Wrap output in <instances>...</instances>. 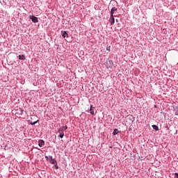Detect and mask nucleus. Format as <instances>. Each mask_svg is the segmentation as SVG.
Here are the masks:
<instances>
[{
    "label": "nucleus",
    "instance_id": "7ed1b4c3",
    "mask_svg": "<svg viewBox=\"0 0 178 178\" xmlns=\"http://www.w3.org/2000/svg\"><path fill=\"white\" fill-rule=\"evenodd\" d=\"M61 34L63 38H67V37H69V34H67V32H66V31H62Z\"/></svg>",
    "mask_w": 178,
    "mask_h": 178
},
{
    "label": "nucleus",
    "instance_id": "2eb2a0df",
    "mask_svg": "<svg viewBox=\"0 0 178 178\" xmlns=\"http://www.w3.org/2000/svg\"><path fill=\"white\" fill-rule=\"evenodd\" d=\"M106 50L110 51H111V47H106Z\"/></svg>",
    "mask_w": 178,
    "mask_h": 178
},
{
    "label": "nucleus",
    "instance_id": "20e7f679",
    "mask_svg": "<svg viewBox=\"0 0 178 178\" xmlns=\"http://www.w3.org/2000/svg\"><path fill=\"white\" fill-rule=\"evenodd\" d=\"M115 12H118V8L116 7H113L111 10V15L113 16Z\"/></svg>",
    "mask_w": 178,
    "mask_h": 178
},
{
    "label": "nucleus",
    "instance_id": "f8f14e48",
    "mask_svg": "<svg viewBox=\"0 0 178 178\" xmlns=\"http://www.w3.org/2000/svg\"><path fill=\"white\" fill-rule=\"evenodd\" d=\"M63 129H64V130H67V126H65V127H62V128L60 129V130H63Z\"/></svg>",
    "mask_w": 178,
    "mask_h": 178
},
{
    "label": "nucleus",
    "instance_id": "dca6fc26",
    "mask_svg": "<svg viewBox=\"0 0 178 178\" xmlns=\"http://www.w3.org/2000/svg\"><path fill=\"white\" fill-rule=\"evenodd\" d=\"M56 169H58V165L56 166Z\"/></svg>",
    "mask_w": 178,
    "mask_h": 178
},
{
    "label": "nucleus",
    "instance_id": "9d476101",
    "mask_svg": "<svg viewBox=\"0 0 178 178\" xmlns=\"http://www.w3.org/2000/svg\"><path fill=\"white\" fill-rule=\"evenodd\" d=\"M152 128H153L154 130H155L156 131H158V130H159V128L158 126H156V125H152Z\"/></svg>",
    "mask_w": 178,
    "mask_h": 178
},
{
    "label": "nucleus",
    "instance_id": "f03ea898",
    "mask_svg": "<svg viewBox=\"0 0 178 178\" xmlns=\"http://www.w3.org/2000/svg\"><path fill=\"white\" fill-rule=\"evenodd\" d=\"M29 19H31L33 23H38V18L34 15H30Z\"/></svg>",
    "mask_w": 178,
    "mask_h": 178
},
{
    "label": "nucleus",
    "instance_id": "6e6552de",
    "mask_svg": "<svg viewBox=\"0 0 178 178\" xmlns=\"http://www.w3.org/2000/svg\"><path fill=\"white\" fill-rule=\"evenodd\" d=\"M90 111L91 115H95V111L94 110V108H92V105H90Z\"/></svg>",
    "mask_w": 178,
    "mask_h": 178
},
{
    "label": "nucleus",
    "instance_id": "0eeeda50",
    "mask_svg": "<svg viewBox=\"0 0 178 178\" xmlns=\"http://www.w3.org/2000/svg\"><path fill=\"white\" fill-rule=\"evenodd\" d=\"M19 60H26V56L24 54L19 55Z\"/></svg>",
    "mask_w": 178,
    "mask_h": 178
},
{
    "label": "nucleus",
    "instance_id": "1a4fd4ad",
    "mask_svg": "<svg viewBox=\"0 0 178 178\" xmlns=\"http://www.w3.org/2000/svg\"><path fill=\"white\" fill-rule=\"evenodd\" d=\"M49 158L51 159V163H52V165H55L56 163V160H55V159H52V156H50Z\"/></svg>",
    "mask_w": 178,
    "mask_h": 178
},
{
    "label": "nucleus",
    "instance_id": "4468645a",
    "mask_svg": "<svg viewBox=\"0 0 178 178\" xmlns=\"http://www.w3.org/2000/svg\"><path fill=\"white\" fill-rule=\"evenodd\" d=\"M175 178H178V173L177 172H175Z\"/></svg>",
    "mask_w": 178,
    "mask_h": 178
},
{
    "label": "nucleus",
    "instance_id": "39448f33",
    "mask_svg": "<svg viewBox=\"0 0 178 178\" xmlns=\"http://www.w3.org/2000/svg\"><path fill=\"white\" fill-rule=\"evenodd\" d=\"M58 132L60 133V134L58 135V137H60V138H62L63 137L65 136V133H63L62 129H59Z\"/></svg>",
    "mask_w": 178,
    "mask_h": 178
},
{
    "label": "nucleus",
    "instance_id": "f257e3e1",
    "mask_svg": "<svg viewBox=\"0 0 178 178\" xmlns=\"http://www.w3.org/2000/svg\"><path fill=\"white\" fill-rule=\"evenodd\" d=\"M115 17H116L115 15H111L110 19H109L111 26H113L115 24Z\"/></svg>",
    "mask_w": 178,
    "mask_h": 178
},
{
    "label": "nucleus",
    "instance_id": "423d86ee",
    "mask_svg": "<svg viewBox=\"0 0 178 178\" xmlns=\"http://www.w3.org/2000/svg\"><path fill=\"white\" fill-rule=\"evenodd\" d=\"M38 145H39V147H44V145H45V142H44V140H39Z\"/></svg>",
    "mask_w": 178,
    "mask_h": 178
},
{
    "label": "nucleus",
    "instance_id": "9b49d317",
    "mask_svg": "<svg viewBox=\"0 0 178 178\" xmlns=\"http://www.w3.org/2000/svg\"><path fill=\"white\" fill-rule=\"evenodd\" d=\"M118 133H119V130L118 129H114L113 134V136H116V134H118Z\"/></svg>",
    "mask_w": 178,
    "mask_h": 178
},
{
    "label": "nucleus",
    "instance_id": "ddd939ff",
    "mask_svg": "<svg viewBox=\"0 0 178 178\" xmlns=\"http://www.w3.org/2000/svg\"><path fill=\"white\" fill-rule=\"evenodd\" d=\"M38 122V120H37V121H35V122H31V124L32 125V126H34V124H36V123Z\"/></svg>",
    "mask_w": 178,
    "mask_h": 178
}]
</instances>
